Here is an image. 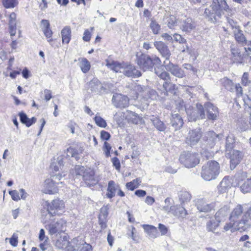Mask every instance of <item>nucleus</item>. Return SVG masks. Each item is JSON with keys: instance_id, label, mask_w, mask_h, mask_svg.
Wrapping results in <instances>:
<instances>
[{"instance_id": "8", "label": "nucleus", "mask_w": 251, "mask_h": 251, "mask_svg": "<svg viewBox=\"0 0 251 251\" xmlns=\"http://www.w3.org/2000/svg\"><path fill=\"white\" fill-rule=\"evenodd\" d=\"M179 161L186 168L194 167L200 162L198 154L189 151L182 152L179 157Z\"/></svg>"}, {"instance_id": "38", "label": "nucleus", "mask_w": 251, "mask_h": 251, "mask_svg": "<svg viewBox=\"0 0 251 251\" xmlns=\"http://www.w3.org/2000/svg\"><path fill=\"white\" fill-rule=\"evenodd\" d=\"M171 214L175 216L183 218L186 216L187 213L184 207L180 206L177 207L176 205H175V208L174 209Z\"/></svg>"}, {"instance_id": "41", "label": "nucleus", "mask_w": 251, "mask_h": 251, "mask_svg": "<svg viewBox=\"0 0 251 251\" xmlns=\"http://www.w3.org/2000/svg\"><path fill=\"white\" fill-rule=\"evenodd\" d=\"M232 60L233 62H240L241 60V55L239 50L235 48H231Z\"/></svg>"}, {"instance_id": "35", "label": "nucleus", "mask_w": 251, "mask_h": 251, "mask_svg": "<svg viewBox=\"0 0 251 251\" xmlns=\"http://www.w3.org/2000/svg\"><path fill=\"white\" fill-rule=\"evenodd\" d=\"M235 140L233 136L228 135L226 137V154H229L233 151Z\"/></svg>"}, {"instance_id": "63", "label": "nucleus", "mask_w": 251, "mask_h": 251, "mask_svg": "<svg viewBox=\"0 0 251 251\" xmlns=\"http://www.w3.org/2000/svg\"><path fill=\"white\" fill-rule=\"evenodd\" d=\"M104 151H105V155L106 157H109L110 156V150L111 149V147L110 145V144L106 142H105L104 143Z\"/></svg>"}, {"instance_id": "39", "label": "nucleus", "mask_w": 251, "mask_h": 251, "mask_svg": "<svg viewBox=\"0 0 251 251\" xmlns=\"http://www.w3.org/2000/svg\"><path fill=\"white\" fill-rule=\"evenodd\" d=\"M171 201H172V200L171 198H166L164 201L165 205L162 207V210L167 213L171 214L174 209L175 208V205H172Z\"/></svg>"}, {"instance_id": "7", "label": "nucleus", "mask_w": 251, "mask_h": 251, "mask_svg": "<svg viewBox=\"0 0 251 251\" xmlns=\"http://www.w3.org/2000/svg\"><path fill=\"white\" fill-rule=\"evenodd\" d=\"M75 173L76 175L82 176L88 186L94 185L98 182V179L95 176L94 171L91 168H85L83 166H77L75 167Z\"/></svg>"}, {"instance_id": "25", "label": "nucleus", "mask_w": 251, "mask_h": 251, "mask_svg": "<svg viewBox=\"0 0 251 251\" xmlns=\"http://www.w3.org/2000/svg\"><path fill=\"white\" fill-rule=\"evenodd\" d=\"M142 227L145 232L151 238H156L158 236L157 228L153 226L143 225Z\"/></svg>"}, {"instance_id": "46", "label": "nucleus", "mask_w": 251, "mask_h": 251, "mask_svg": "<svg viewBox=\"0 0 251 251\" xmlns=\"http://www.w3.org/2000/svg\"><path fill=\"white\" fill-rule=\"evenodd\" d=\"M186 113L191 120L196 121L198 119V115L196 108L188 109L186 110Z\"/></svg>"}, {"instance_id": "40", "label": "nucleus", "mask_w": 251, "mask_h": 251, "mask_svg": "<svg viewBox=\"0 0 251 251\" xmlns=\"http://www.w3.org/2000/svg\"><path fill=\"white\" fill-rule=\"evenodd\" d=\"M141 183V180L140 178H137L133 179L132 181L127 182L126 184V188L131 190L133 191L135 189L138 188Z\"/></svg>"}, {"instance_id": "9", "label": "nucleus", "mask_w": 251, "mask_h": 251, "mask_svg": "<svg viewBox=\"0 0 251 251\" xmlns=\"http://www.w3.org/2000/svg\"><path fill=\"white\" fill-rule=\"evenodd\" d=\"M66 226V223L62 219H59L56 222H52L45 226L50 235L54 234L59 231H63Z\"/></svg>"}, {"instance_id": "33", "label": "nucleus", "mask_w": 251, "mask_h": 251, "mask_svg": "<svg viewBox=\"0 0 251 251\" xmlns=\"http://www.w3.org/2000/svg\"><path fill=\"white\" fill-rule=\"evenodd\" d=\"M218 136L214 131H209L204 134L203 139L207 142V144H209V146H213L215 139Z\"/></svg>"}, {"instance_id": "37", "label": "nucleus", "mask_w": 251, "mask_h": 251, "mask_svg": "<svg viewBox=\"0 0 251 251\" xmlns=\"http://www.w3.org/2000/svg\"><path fill=\"white\" fill-rule=\"evenodd\" d=\"M69 243L66 236L59 237L55 242V246L58 249H63L66 247Z\"/></svg>"}, {"instance_id": "3", "label": "nucleus", "mask_w": 251, "mask_h": 251, "mask_svg": "<svg viewBox=\"0 0 251 251\" xmlns=\"http://www.w3.org/2000/svg\"><path fill=\"white\" fill-rule=\"evenodd\" d=\"M65 175V174L62 175L60 174H57L51 176L49 178L46 179L44 182L43 192L48 194H54L57 193L58 188L62 187L63 185V182H60L59 180Z\"/></svg>"}, {"instance_id": "55", "label": "nucleus", "mask_w": 251, "mask_h": 251, "mask_svg": "<svg viewBox=\"0 0 251 251\" xmlns=\"http://www.w3.org/2000/svg\"><path fill=\"white\" fill-rule=\"evenodd\" d=\"M150 26L153 33L155 34H157L160 29V25L154 21H151Z\"/></svg>"}, {"instance_id": "22", "label": "nucleus", "mask_w": 251, "mask_h": 251, "mask_svg": "<svg viewBox=\"0 0 251 251\" xmlns=\"http://www.w3.org/2000/svg\"><path fill=\"white\" fill-rule=\"evenodd\" d=\"M171 124L176 130H177L182 127L183 121L178 114H172L171 118Z\"/></svg>"}, {"instance_id": "31", "label": "nucleus", "mask_w": 251, "mask_h": 251, "mask_svg": "<svg viewBox=\"0 0 251 251\" xmlns=\"http://www.w3.org/2000/svg\"><path fill=\"white\" fill-rule=\"evenodd\" d=\"M126 119L128 122L134 124H137L140 121V117L135 112L131 111H126L125 113Z\"/></svg>"}, {"instance_id": "52", "label": "nucleus", "mask_w": 251, "mask_h": 251, "mask_svg": "<svg viewBox=\"0 0 251 251\" xmlns=\"http://www.w3.org/2000/svg\"><path fill=\"white\" fill-rule=\"evenodd\" d=\"M8 239V238H6V240ZM9 243L10 245L13 247H16L18 245V236L17 234L15 233H13L11 238H9Z\"/></svg>"}, {"instance_id": "26", "label": "nucleus", "mask_w": 251, "mask_h": 251, "mask_svg": "<svg viewBox=\"0 0 251 251\" xmlns=\"http://www.w3.org/2000/svg\"><path fill=\"white\" fill-rule=\"evenodd\" d=\"M16 15L15 13H11L9 16V32L11 36H14L16 30Z\"/></svg>"}, {"instance_id": "15", "label": "nucleus", "mask_w": 251, "mask_h": 251, "mask_svg": "<svg viewBox=\"0 0 251 251\" xmlns=\"http://www.w3.org/2000/svg\"><path fill=\"white\" fill-rule=\"evenodd\" d=\"M145 94H142L143 97V101L141 104L142 108L145 109L149 105L148 99L154 100L156 99L157 93L156 91L149 87L145 89Z\"/></svg>"}, {"instance_id": "23", "label": "nucleus", "mask_w": 251, "mask_h": 251, "mask_svg": "<svg viewBox=\"0 0 251 251\" xmlns=\"http://www.w3.org/2000/svg\"><path fill=\"white\" fill-rule=\"evenodd\" d=\"M233 33L234 38L236 42L243 45H246L248 41L247 40L245 36H244L243 31L239 28H236L233 31Z\"/></svg>"}, {"instance_id": "48", "label": "nucleus", "mask_w": 251, "mask_h": 251, "mask_svg": "<svg viewBox=\"0 0 251 251\" xmlns=\"http://www.w3.org/2000/svg\"><path fill=\"white\" fill-rule=\"evenodd\" d=\"M198 119H203L205 117L204 110L203 106L201 104H197L196 107Z\"/></svg>"}, {"instance_id": "20", "label": "nucleus", "mask_w": 251, "mask_h": 251, "mask_svg": "<svg viewBox=\"0 0 251 251\" xmlns=\"http://www.w3.org/2000/svg\"><path fill=\"white\" fill-rule=\"evenodd\" d=\"M179 26L185 32H189L196 27V24L190 18L184 17L179 22Z\"/></svg>"}, {"instance_id": "44", "label": "nucleus", "mask_w": 251, "mask_h": 251, "mask_svg": "<svg viewBox=\"0 0 251 251\" xmlns=\"http://www.w3.org/2000/svg\"><path fill=\"white\" fill-rule=\"evenodd\" d=\"M191 199V194L187 191H181L179 194V199L182 203L188 202Z\"/></svg>"}, {"instance_id": "27", "label": "nucleus", "mask_w": 251, "mask_h": 251, "mask_svg": "<svg viewBox=\"0 0 251 251\" xmlns=\"http://www.w3.org/2000/svg\"><path fill=\"white\" fill-rule=\"evenodd\" d=\"M236 92L237 96V98L236 99V103L237 105H239V101L242 100L244 104H248L247 101L249 100V98L247 96H242L243 90L242 88L240 86V84H236L235 86Z\"/></svg>"}, {"instance_id": "49", "label": "nucleus", "mask_w": 251, "mask_h": 251, "mask_svg": "<svg viewBox=\"0 0 251 251\" xmlns=\"http://www.w3.org/2000/svg\"><path fill=\"white\" fill-rule=\"evenodd\" d=\"M148 88L147 87H143L139 85H137L134 86V90L137 92L138 96L136 97V99L141 98L143 100L142 94H145V89Z\"/></svg>"}, {"instance_id": "56", "label": "nucleus", "mask_w": 251, "mask_h": 251, "mask_svg": "<svg viewBox=\"0 0 251 251\" xmlns=\"http://www.w3.org/2000/svg\"><path fill=\"white\" fill-rule=\"evenodd\" d=\"M44 35L46 37L48 38V41L49 42H50L52 41V39L51 38V36L52 35V32L50 27L43 29L42 30Z\"/></svg>"}, {"instance_id": "24", "label": "nucleus", "mask_w": 251, "mask_h": 251, "mask_svg": "<svg viewBox=\"0 0 251 251\" xmlns=\"http://www.w3.org/2000/svg\"><path fill=\"white\" fill-rule=\"evenodd\" d=\"M223 221V219L216 217V216L210 219L206 223V228L208 231L213 232L219 226L220 223Z\"/></svg>"}, {"instance_id": "11", "label": "nucleus", "mask_w": 251, "mask_h": 251, "mask_svg": "<svg viewBox=\"0 0 251 251\" xmlns=\"http://www.w3.org/2000/svg\"><path fill=\"white\" fill-rule=\"evenodd\" d=\"M197 209L201 212H208L214 209L215 203L205 199H198L196 202Z\"/></svg>"}, {"instance_id": "5", "label": "nucleus", "mask_w": 251, "mask_h": 251, "mask_svg": "<svg viewBox=\"0 0 251 251\" xmlns=\"http://www.w3.org/2000/svg\"><path fill=\"white\" fill-rule=\"evenodd\" d=\"M210 7L212 9V12L210 10L206 9L204 14L208 17H213L214 18L215 16L221 17L224 14V11L230 10L225 0H213Z\"/></svg>"}, {"instance_id": "34", "label": "nucleus", "mask_w": 251, "mask_h": 251, "mask_svg": "<svg viewBox=\"0 0 251 251\" xmlns=\"http://www.w3.org/2000/svg\"><path fill=\"white\" fill-rule=\"evenodd\" d=\"M119 188L118 185H116L115 182L111 180L108 183V187L107 188L108 193L106 194L107 197L108 198H113L115 194L116 190Z\"/></svg>"}, {"instance_id": "1", "label": "nucleus", "mask_w": 251, "mask_h": 251, "mask_svg": "<svg viewBox=\"0 0 251 251\" xmlns=\"http://www.w3.org/2000/svg\"><path fill=\"white\" fill-rule=\"evenodd\" d=\"M244 210V205L241 204H237L232 209L229 216L230 222L224 226L225 230L242 231L247 228L251 220V206Z\"/></svg>"}, {"instance_id": "6", "label": "nucleus", "mask_w": 251, "mask_h": 251, "mask_svg": "<svg viewBox=\"0 0 251 251\" xmlns=\"http://www.w3.org/2000/svg\"><path fill=\"white\" fill-rule=\"evenodd\" d=\"M137 63L142 70L146 71L152 69L154 65H160L161 60L156 56L151 58L147 54H141L137 56Z\"/></svg>"}, {"instance_id": "51", "label": "nucleus", "mask_w": 251, "mask_h": 251, "mask_svg": "<svg viewBox=\"0 0 251 251\" xmlns=\"http://www.w3.org/2000/svg\"><path fill=\"white\" fill-rule=\"evenodd\" d=\"M95 121L97 125L100 127H105L107 126L105 121L100 116H96L95 117Z\"/></svg>"}, {"instance_id": "45", "label": "nucleus", "mask_w": 251, "mask_h": 251, "mask_svg": "<svg viewBox=\"0 0 251 251\" xmlns=\"http://www.w3.org/2000/svg\"><path fill=\"white\" fill-rule=\"evenodd\" d=\"M229 207L227 205L224 206L222 207L215 214L216 217H218L220 219L224 218L226 216L229 211Z\"/></svg>"}, {"instance_id": "59", "label": "nucleus", "mask_w": 251, "mask_h": 251, "mask_svg": "<svg viewBox=\"0 0 251 251\" xmlns=\"http://www.w3.org/2000/svg\"><path fill=\"white\" fill-rule=\"evenodd\" d=\"M111 161L113 166L117 171H119L121 168V164L119 159L116 157H113Z\"/></svg>"}, {"instance_id": "64", "label": "nucleus", "mask_w": 251, "mask_h": 251, "mask_svg": "<svg viewBox=\"0 0 251 251\" xmlns=\"http://www.w3.org/2000/svg\"><path fill=\"white\" fill-rule=\"evenodd\" d=\"M174 38L176 41L179 42V43H185L186 41V40L182 38L180 35L177 34H175L174 35Z\"/></svg>"}, {"instance_id": "13", "label": "nucleus", "mask_w": 251, "mask_h": 251, "mask_svg": "<svg viewBox=\"0 0 251 251\" xmlns=\"http://www.w3.org/2000/svg\"><path fill=\"white\" fill-rule=\"evenodd\" d=\"M164 65L165 69L170 72L173 75L182 78L185 76L184 72L182 69L179 68L177 65H176L171 63L169 61L167 63L166 61L164 62Z\"/></svg>"}, {"instance_id": "14", "label": "nucleus", "mask_w": 251, "mask_h": 251, "mask_svg": "<svg viewBox=\"0 0 251 251\" xmlns=\"http://www.w3.org/2000/svg\"><path fill=\"white\" fill-rule=\"evenodd\" d=\"M64 207V203L62 200L58 199L53 200L48 206V214L50 216L55 215L58 210L63 209Z\"/></svg>"}, {"instance_id": "47", "label": "nucleus", "mask_w": 251, "mask_h": 251, "mask_svg": "<svg viewBox=\"0 0 251 251\" xmlns=\"http://www.w3.org/2000/svg\"><path fill=\"white\" fill-rule=\"evenodd\" d=\"M222 83L226 88L228 90L232 91L233 90V83L227 77H224L222 79Z\"/></svg>"}, {"instance_id": "29", "label": "nucleus", "mask_w": 251, "mask_h": 251, "mask_svg": "<svg viewBox=\"0 0 251 251\" xmlns=\"http://www.w3.org/2000/svg\"><path fill=\"white\" fill-rule=\"evenodd\" d=\"M63 43L68 44L71 40V29L69 26H65L61 32Z\"/></svg>"}, {"instance_id": "61", "label": "nucleus", "mask_w": 251, "mask_h": 251, "mask_svg": "<svg viewBox=\"0 0 251 251\" xmlns=\"http://www.w3.org/2000/svg\"><path fill=\"white\" fill-rule=\"evenodd\" d=\"M158 229L161 233V235H166L168 231V228L165 225L162 224H159Z\"/></svg>"}, {"instance_id": "58", "label": "nucleus", "mask_w": 251, "mask_h": 251, "mask_svg": "<svg viewBox=\"0 0 251 251\" xmlns=\"http://www.w3.org/2000/svg\"><path fill=\"white\" fill-rule=\"evenodd\" d=\"M166 81L164 82L163 84V87L166 92L171 90L175 85L171 82L167 81V80H165Z\"/></svg>"}, {"instance_id": "16", "label": "nucleus", "mask_w": 251, "mask_h": 251, "mask_svg": "<svg viewBox=\"0 0 251 251\" xmlns=\"http://www.w3.org/2000/svg\"><path fill=\"white\" fill-rule=\"evenodd\" d=\"M226 155L230 159L231 169H234L236 166L239 163L243 156L242 153L238 150H233L229 154H226Z\"/></svg>"}, {"instance_id": "17", "label": "nucleus", "mask_w": 251, "mask_h": 251, "mask_svg": "<svg viewBox=\"0 0 251 251\" xmlns=\"http://www.w3.org/2000/svg\"><path fill=\"white\" fill-rule=\"evenodd\" d=\"M206 111L207 117L209 120H216L219 116L218 108L210 102H206L204 104Z\"/></svg>"}, {"instance_id": "42", "label": "nucleus", "mask_w": 251, "mask_h": 251, "mask_svg": "<svg viewBox=\"0 0 251 251\" xmlns=\"http://www.w3.org/2000/svg\"><path fill=\"white\" fill-rule=\"evenodd\" d=\"M79 67L84 73H87L90 69V64L86 58H82L80 61Z\"/></svg>"}, {"instance_id": "30", "label": "nucleus", "mask_w": 251, "mask_h": 251, "mask_svg": "<svg viewBox=\"0 0 251 251\" xmlns=\"http://www.w3.org/2000/svg\"><path fill=\"white\" fill-rule=\"evenodd\" d=\"M74 248L72 246H68L67 251H92V246L88 244H79Z\"/></svg>"}, {"instance_id": "62", "label": "nucleus", "mask_w": 251, "mask_h": 251, "mask_svg": "<svg viewBox=\"0 0 251 251\" xmlns=\"http://www.w3.org/2000/svg\"><path fill=\"white\" fill-rule=\"evenodd\" d=\"M9 194L11 195L12 199L14 201H18L20 200V197L19 193L16 190L10 191Z\"/></svg>"}, {"instance_id": "2", "label": "nucleus", "mask_w": 251, "mask_h": 251, "mask_svg": "<svg viewBox=\"0 0 251 251\" xmlns=\"http://www.w3.org/2000/svg\"><path fill=\"white\" fill-rule=\"evenodd\" d=\"M106 66L116 73H121L127 76L139 77L141 75V72L131 65L120 63L117 61H106Z\"/></svg>"}, {"instance_id": "10", "label": "nucleus", "mask_w": 251, "mask_h": 251, "mask_svg": "<svg viewBox=\"0 0 251 251\" xmlns=\"http://www.w3.org/2000/svg\"><path fill=\"white\" fill-rule=\"evenodd\" d=\"M202 136L200 128H196L189 131L186 138V143L191 147L196 145Z\"/></svg>"}, {"instance_id": "32", "label": "nucleus", "mask_w": 251, "mask_h": 251, "mask_svg": "<svg viewBox=\"0 0 251 251\" xmlns=\"http://www.w3.org/2000/svg\"><path fill=\"white\" fill-rule=\"evenodd\" d=\"M154 72L161 79L164 80H168L170 79L169 74L164 70L162 66L155 67L154 68Z\"/></svg>"}, {"instance_id": "18", "label": "nucleus", "mask_w": 251, "mask_h": 251, "mask_svg": "<svg viewBox=\"0 0 251 251\" xmlns=\"http://www.w3.org/2000/svg\"><path fill=\"white\" fill-rule=\"evenodd\" d=\"M89 88L92 92L104 93L106 92V89L97 78H94L88 83Z\"/></svg>"}, {"instance_id": "19", "label": "nucleus", "mask_w": 251, "mask_h": 251, "mask_svg": "<svg viewBox=\"0 0 251 251\" xmlns=\"http://www.w3.org/2000/svg\"><path fill=\"white\" fill-rule=\"evenodd\" d=\"M154 45L161 53L162 57H164L166 61H169V60L171 54L167 46L161 41L155 42Z\"/></svg>"}, {"instance_id": "4", "label": "nucleus", "mask_w": 251, "mask_h": 251, "mask_svg": "<svg viewBox=\"0 0 251 251\" xmlns=\"http://www.w3.org/2000/svg\"><path fill=\"white\" fill-rule=\"evenodd\" d=\"M219 173V164L216 161H210L202 166L201 176L204 180L210 181L215 179Z\"/></svg>"}, {"instance_id": "28", "label": "nucleus", "mask_w": 251, "mask_h": 251, "mask_svg": "<svg viewBox=\"0 0 251 251\" xmlns=\"http://www.w3.org/2000/svg\"><path fill=\"white\" fill-rule=\"evenodd\" d=\"M21 122L25 125L27 127L30 126L32 125L35 123L37 119L35 117H32L29 119L27 117L26 114L24 112H20L19 114Z\"/></svg>"}, {"instance_id": "50", "label": "nucleus", "mask_w": 251, "mask_h": 251, "mask_svg": "<svg viewBox=\"0 0 251 251\" xmlns=\"http://www.w3.org/2000/svg\"><path fill=\"white\" fill-rule=\"evenodd\" d=\"M108 209L109 206L108 205H103L100 209V213L99 215V217H100V219H103V220H106L108 215Z\"/></svg>"}, {"instance_id": "54", "label": "nucleus", "mask_w": 251, "mask_h": 251, "mask_svg": "<svg viewBox=\"0 0 251 251\" xmlns=\"http://www.w3.org/2000/svg\"><path fill=\"white\" fill-rule=\"evenodd\" d=\"M15 3V0H2L3 5L6 8L14 7Z\"/></svg>"}, {"instance_id": "57", "label": "nucleus", "mask_w": 251, "mask_h": 251, "mask_svg": "<svg viewBox=\"0 0 251 251\" xmlns=\"http://www.w3.org/2000/svg\"><path fill=\"white\" fill-rule=\"evenodd\" d=\"M247 176V173L245 172H239L236 173L234 176L236 180L239 181L240 180H242Z\"/></svg>"}, {"instance_id": "53", "label": "nucleus", "mask_w": 251, "mask_h": 251, "mask_svg": "<svg viewBox=\"0 0 251 251\" xmlns=\"http://www.w3.org/2000/svg\"><path fill=\"white\" fill-rule=\"evenodd\" d=\"M168 26L170 28H174L177 24L176 17L173 16H171L169 17L168 20Z\"/></svg>"}, {"instance_id": "36", "label": "nucleus", "mask_w": 251, "mask_h": 251, "mask_svg": "<svg viewBox=\"0 0 251 251\" xmlns=\"http://www.w3.org/2000/svg\"><path fill=\"white\" fill-rule=\"evenodd\" d=\"M151 120L154 126L159 131H164L166 129L165 125L159 119L153 117Z\"/></svg>"}, {"instance_id": "12", "label": "nucleus", "mask_w": 251, "mask_h": 251, "mask_svg": "<svg viewBox=\"0 0 251 251\" xmlns=\"http://www.w3.org/2000/svg\"><path fill=\"white\" fill-rule=\"evenodd\" d=\"M112 102L117 108H125L129 104V99L127 96L121 94H115L113 96Z\"/></svg>"}, {"instance_id": "43", "label": "nucleus", "mask_w": 251, "mask_h": 251, "mask_svg": "<svg viewBox=\"0 0 251 251\" xmlns=\"http://www.w3.org/2000/svg\"><path fill=\"white\" fill-rule=\"evenodd\" d=\"M241 191L244 193L251 192V178L247 179L240 186Z\"/></svg>"}, {"instance_id": "21", "label": "nucleus", "mask_w": 251, "mask_h": 251, "mask_svg": "<svg viewBox=\"0 0 251 251\" xmlns=\"http://www.w3.org/2000/svg\"><path fill=\"white\" fill-rule=\"evenodd\" d=\"M232 184L231 179L229 176L225 177L218 186L219 192L221 194L227 193Z\"/></svg>"}, {"instance_id": "60", "label": "nucleus", "mask_w": 251, "mask_h": 251, "mask_svg": "<svg viewBox=\"0 0 251 251\" xmlns=\"http://www.w3.org/2000/svg\"><path fill=\"white\" fill-rule=\"evenodd\" d=\"M67 155L68 156L71 155L72 157H74L77 159V153L74 149L69 148L67 150Z\"/></svg>"}]
</instances>
